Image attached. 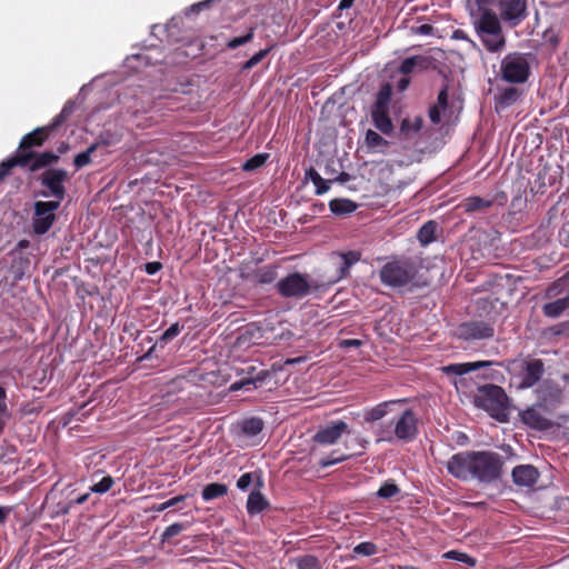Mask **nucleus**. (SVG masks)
<instances>
[{
  "label": "nucleus",
  "instance_id": "nucleus-61",
  "mask_svg": "<svg viewBox=\"0 0 569 569\" xmlns=\"http://www.w3.org/2000/svg\"><path fill=\"white\" fill-rule=\"evenodd\" d=\"M360 259V253L356 251H349L343 254V260L347 266L357 262Z\"/></svg>",
  "mask_w": 569,
  "mask_h": 569
},
{
  "label": "nucleus",
  "instance_id": "nucleus-1",
  "mask_svg": "<svg viewBox=\"0 0 569 569\" xmlns=\"http://www.w3.org/2000/svg\"><path fill=\"white\" fill-rule=\"evenodd\" d=\"M503 457L491 450L462 451L447 461L448 472L462 481L477 480L481 483L498 481L503 472Z\"/></svg>",
  "mask_w": 569,
  "mask_h": 569
},
{
  "label": "nucleus",
  "instance_id": "nucleus-22",
  "mask_svg": "<svg viewBox=\"0 0 569 569\" xmlns=\"http://www.w3.org/2000/svg\"><path fill=\"white\" fill-rule=\"evenodd\" d=\"M489 362H463V363H451L442 367V372L447 376H463L481 367L488 366Z\"/></svg>",
  "mask_w": 569,
  "mask_h": 569
},
{
  "label": "nucleus",
  "instance_id": "nucleus-39",
  "mask_svg": "<svg viewBox=\"0 0 569 569\" xmlns=\"http://www.w3.org/2000/svg\"><path fill=\"white\" fill-rule=\"evenodd\" d=\"M351 453H342L339 450H332L331 453L319 461L321 468H328L339 462H343L351 458Z\"/></svg>",
  "mask_w": 569,
  "mask_h": 569
},
{
  "label": "nucleus",
  "instance_id": "nucleus-27",
  "mask_svg": "<svg viewBox=\"0 0 569 569\" xmlns=\"http://www.w3.org/2000/svg\"><path fill=\"white\" fill-rule=\"evenodd\" d=\"M392 97V88L389 83L383 84L377 93L372 111H389Z\"/></svg>",
  "mask_w": 569,
  "mask_h": 569
},
{
  "label": "nucleus",
  "instance_id": "nucleus-29",
  "mask_svg": "<svg viewBox=\"0 0 569 569\" xmlns=\"http://www.w3.org/2000/svg\"><path fill=\"white\" fill-rule=\"evenodd\" d=\"M371 118L375 127L385 134L392 132L393 126L389 116V111H372Z\"/></svg>",
  "mask_w": 569,
  "mask_h": 569
},
{
  "label": "nucleus",
  "instance_id": "nucleus-6",
  "mask_svg": "<svg viewBox=\"0 0 569 569\" xmlns=\"http://www.w3.org/2000/svg\"><path fill=\"white\" fill-rule=\"evenodd\" d=\"M43 169L44 171L36 178L43 188L37 194L43 198H53L52 201H59L61 204L67 194L64 183L69 180V174L62 168L47 167Z\"/></svg>",
  "mask_w": 569,
  "mask_h": 569
},
{
  "label": "nucleus",
  "instance_id": "nucleus-23",
  "mask_svg": "<svg viewBox=\"0 0 569 569\" xmlns=\"http://www.w3.org/2000/svg\"><path fill=\"white\" fill-rule=\"evenodd\" d=\"M397 402L398 401H396V400L383 401V402L376 405L375 407H372L370 409H367L363 415L365 421L371 423V422H376V421L382 419L385 416L388 415V412L390 411V408L392 406H395Z\"/></svg>",
  "mask_w": 569,
  "mask_h": 569
},
{
  "label": "nucleus",
  "instance_id": "nucleus-46",
  "mask_svg": "<svg viewBox=\"0 0 569 569\" xmlns=\"http://www.w3.org/2000/svg\"><path fill=\"white\" fill-rule=\"evenodd\" d=\"M253 37H254V28L250 27L246 34L230 39L227 42V48L233 50L240 46H243V44L252 41Z\"/></svg>",
  "mask_w": 569,
  "mask_h": 569
},
{
  "label": "nucleus",
  "instance_id": "nucleus-31",
  "mask_svg": "<svg viewBox=\"0 0 569 569\" xmlns=\"http://www.w3.org/2000/svg\"><path fill=\"white\" fill-rule=\"evenodd\" d=\"M12 413L8 406V397L6 388L0 383V436L3 433L7 422L11 419Z\"/></svg>",
  "mask_w": 569,
  "mask_h": 569
},
{
  "label": "nucleus",
  "instance_id": "nucleus-56",
  "mask_svg": "<svg viewBox=\"0 0 569 569\" xmlns=\"http://www.w3.org/2000/svg\"><path fill=\"white\" fill-rule=\"evenodd\" d=\"M435 106H438L441 110L447 109V107H448V87L447 86H445L438 93L437 103Z\"/></svg>",
  "mask_w": 569,
  "mask_h": 569
},
{
  "label": "nucleus",
  "instance_id": "nucleus-10",
  "mask_svg": "<svg viewBox=\"0 0 569 569\" xmlns=\"http://www.w3.org/2000/svg\"><path fill=\"white\" fill-rule=\"evenodd\" d=\"M499 20L510 27L519 26L529 16L527 0H498Z\"/></svg>",
  "mask_w": 569,
  "mask_h": 569
},
{
  "label": "nucleus",
  "instance_id": "nucleus-20",
  "mask_svg": "<svg viewBox=\"0 0 569 569\" xmlns=\"http://www.w3.org/2000/svg\"><path fill=\"white\" fill-rule=\"evenodd\" d=\"M270 507V502L262 495L261 489L252 490L247 499L246 509L249 516L261 513Z\"/></svg>",
  "mask_w": 569,
  "mask_h": 569
},
{
  "label": "nucleus",
  "instance_id": "nucleus-5",
  "mask_svg": "<svg viewBox=\"0 0 569 569\" xmlns=\"http://www.w3.org/2000/svg\"><path fill=\"white\" fill-rule=\"evenodd\" d=\"M418 273L416 262L407 257H396L379 271L380 281L392 288H402L413 281Z\"/></svg>",
  "mask_w": 569,
  "mask_h": 569
},
{
  "label": "nucleus",
  "instance_id": "nucleus-64",
  "mask_svg": "<svg viewBox=\"0 0 569 569\" xmlns=\"http://www.w3.org/2000/svg\"><path fill=\"white\" fill-rule=\"evenodd\" d=\"M561 380L563 382V388L569 392V373H563L561 376Z\"/></svg>",
  "mask_w": 569,
  "mask_h": 569
},
{
  "label": "nucleus",
  "instance_id": "nucleus-58",
  "mask_svg": "<svg viewBox=\"0 0 569 569\" xmlns=\"http://www.w3.org/2000/svg\"><path fill=\"white\" fill-rule=\"evenodd\" d=\"M363 345L362 340L360 339H343L339 342V347L341 349H348V348H359Z\"/></svg>",
  "mask_w": 569,
  "mask_h": 569
},
{
  "label": "nucleus",
  "instance_id": "nucleus-36",
  "mask_svg": "<svg viewBox=\"0 0 569 569\" xmlns=\"http://www.w3.org/2000/svg\"><path fill=\"white\" fill-rule=\"evenodd\" d=\"M11 268H12L11 272L13 273L14 279L16 280H21L22 277L27 272H29V269H30V258L29 257H22V256H19L17 258H14L13 261H12Z\"/></svg>",
  "mask_w": 569,
  "mask_h": 569
},
{
  "label": "nucleus",
  "instance_id": "nucleus-41",
  "mask_svg": "<svg viewBox=\"0 0 569 569\" xmlns=\"http://www.w3.org/2000/svg\"><path fill=\"white\" fill-rule=\"evenodd\" d=\"M297 569H321V563L316 556L305 555L295 559Z\"/></svg>",
  "mask_w": 569,
  "mask_h": 569
},
{
  "label": "nucleus",
  "instance_id": "nucleus-15",
  "mask_svg": "<svg viewBox=\"0 0 569 569\" xmlns=\"http://www.w3.org/2000/svg\"><path fill=\"white\" fill-rule=\"evenodd\" d=\"M539 476L538 469L532 465L516 466L511 472L513 483L526 488H532L537 483Z\"/></svg>",
  "mask_w": 569,
  "mask_h": 569
},
{
  "label": "nucleus",
  "instance_id": "nucleus-26",
  "mask_svg": "<svg viewBox=\"0 0 569 569\" xmlns=\"http://www.w3.org/2000/svg\"><path fill=\"white\" fill-rule=\"evenodd\" d=\"M254 482V489H261L264 486L263 478L260 471L246 472L237 480V488L241 491H247Z\"/></svg>",
  "mask_w": 569,
  "mask_h": 569
},
{
  "label": "nucleus",
  "instance_id": "nucleus-54",
  "mask_svg": "<svg viewBox=\"0 0 569 569\" xmlns=\"http://www.w3.org/2000/svg\"><path fill=\"white\" fill-rule=\"evenodd\" d=\"M446 557L449 558V559H453V560H457V561L465 562V563L470 565V566H473L476 563V560L473 558H471L469 555L465 553V552H459V551L451 550V551L446 553Z\"/></svg>",
  "mask_w": 569,
  "mask_h": 569
},
{
  "label": "nucleus",
  "instance_id": "nucleus-45",
  "mask_svg": "<svg viewBox=\"0 0 569 569\" xmlns=\"http://www.w3.org/2000/svg\"><path fill=\"white\" fill-rule=\"evenodd\" d=\"M272 47H268L266 49H261L258 52H256L249 60H247L242 66L241 70L247 71L252 69L254 66L260 63L271 51Z\"/></svg>",
  "mask_w": 569,
  "mask_h": 569
},
{
  "label": "nucleus",
  "instance_id": "nucleus-48",
  "mask_svg": "<svg viewBox=\"0 0 569 569\" xmlns=\"http://www.w3.org/2000/svg\"><path fill=\"white\" fill-rule=\"evenodd\" d=\"M114 480L111 476L103 477L99 482L90 487V491L94 493H106L113 486Z\"/></svg>",
  "mask_w": 569,
  "mask_h": 569
},
{
  "label": "nucleus",
  "instance_id": "nucleus-8",
  "mask_svg": "<svg viewBox=\"0 0 569 569\" xmlns=\"http://www.w3.org/2000/svg\"><path fill=\"white\" fill-rule=\"evenodd\" d=\"M278 293L283 298H303L311 290H317L318 284L309 280V276L300 272H292L280 279L276 284Z\"/></svg>",
  "mask_w": 569,
  "mask_h": 569
},
{
  "label": "nucleus",
  "instance_id": "nucleus-34",
  "mask_svg": "<svg viewBox=\"0 0 569 569\" xmlns=\"http://www.w3.org/2000/svg\"><path fill=\"white\" fill-rule=\"evenodd\" d=\"M423 120L421 117H415L413 119L406 118L401 121L400 132L406 138H410L412 134L418 133L422 128Z\"/></svg>",
  "mask_w": 569,
  "mask_h": 569
},
{
  "label": "nucleus",
  "instance_id": "nucleus-25",
  "mask_svg": "<svg viewBox=\"0 0 569 569\" xmlns=\"http://www.w3.org/2000/svg\"><path fill=\"white\" fill-rule=\"evenodd\" d=\"M520 96V92L515 87H508L501 90L496 97H495V103L496 108H508L511 104H513Z\"/></svg>",
  "mask_w": 569,
  "mask_h": 569
},
{
  "label": "nucleus",
  "instance_id": "nucleus-50",
  "mask_svg": "<svg viewBox=\"0 0 569 569\" xmlns=\"http://www.w3.org/2000/svg\"><path fill=\"white\" fill-rule=\"evenodd\" d=\"M377 435L379 440L392 442L396 439V433H393V421L389 425H380Z\"/></svg>",
  "mask_w": 569,
  "mask_h": 569
},
{
  "label": "nucleus",
  "instance_id": "nucleus-43",
  "mask_svg": "<svg viewBox=\"0 0 569 569\" xmlns=\"http://www.w3.org/2000/svg\"><path fill=\"white\" fill-rule=\"evenodd\" d=\"M400 492V488L392 481H386L377 491V496L382 499H390Z\"/></svg>",
  "mask_w": 569,
  "mask_h": 569
},
{
  "label": "nucleus",
  "instance_id": "nucleus-42",
  "mask_svg": "<svg viewBox=\"0 0 569 569\" xmlns=\"http://www.w3.org/2000/svg\"><path fill=\"white\" fill-rule=\"evenodd\" d=\"M269 159V153H257L242 164L243 171H253L262 167Z\"/></svg>",
  "mask_w": 569,
  "mask_h": 569
},
{
  "label": "nucleus",
  "instance_id": "nucleus-9",
  "mask_svg": "<svg viewBox=\"0 0 569 569\" xmlns=\"http://www.w3.org/2000/svg\"><path fill=\"white\" fill-rule=\"evenodd\" d=\"M59 201H36L33 204L32 230L36 234L47 233L56 221Z\"/></svg>",
  "mask_w": 569,
  "mask_h": 569
},
{
  "label": "nucleus",
  "instance_id": "nucleus-14",
  "mask_svg": "<svg viewBox=\"0 0 569 569\" xmlns=\"http://www.w3.org/2000/svg\"><path fill=\"white\" fill-rule=\"evenodd\" d=\"M347 431H348V425L342 420H337V421H333L330 425L326 426L325 428H321L320 430H318L315 433V436L312 437V440L319 445H325V446L333 445Z\"/></svg>",
  "mask_w": 569,
  "mask_h": 569
},
{
  "label": "nucleus",
  "instance_id": "nucleus-53",
  "mask_svg": "<svg viewBox=\"0 0 569 569\" xmlns=\"http://www.w3.org/2000/svg\"><path fill=\"white\" fill-rule=\"evenodd\" d=\"M562 280H556L551 284L548 286V288L545 291V298L552 299L559 296L562 292Z\"/></svg>",
  "mask_w": 569,
  "mask_h": 569
},
{
  "label": "nucleus",
  "instance_id": "nucleus-11",
  "mask_svg": "<svg viewBox=\"0 0 569 569\" xmlns=\"http://www.w3.org/2000/svg\"><path fill=\"white\" fill-rule=\"evenodd\" d=\"M396 439L405 442L412 441L418 435V419L412 409H406L393 420Z\"/></svg>",
  "mask_w": 569,
  "mask_h": 569
},
{
  "label": "nucleus",
  "instance_id": "nucleus-32",
  "mask_svg": "<svg viewBox=\"0 0 569 569\" xmlns=\"http://www.w3.org/2000/svg\"><path fill=\"white\" fill-rule=\"evenodd\" d=\"M428 63H429V60L425 56L409 57V58H406L405 60H402V62L399 67V71L402 74H409L415 70L416 67L427 68Z\"/></svg>",
  "mask_w": 569,
  "mask_h": 569
},
{
  "label": "nucleus",
  "instance_id": "nucleus-28",
  "mask_svg": "<svg viewBox=\"0 0 569 569\" xmlns=\"http://www.w3.org/2000/svg\"><path fill=\"white\" fill-rule=\"evenodd\" d=\"M228 493V487L224 483L211 482L203 487L201 497L204 501H211Z\"/></svg>",
  "mask_w": 569,
  "mask_h": 569
},
{
  "label": "nucleus",
  "instance_id": "nucleus-30",
  "mask_svg": "<svg viewBox=\"0 0 569 569\" xmlns=\"http://www.w3.org/2000/svg\"><path fill=\"white\" fill-rule=\"evenodd\" d=\"M329 208L333 214L343 216L356 211L357 204L349 199L337 198L329 202Z\"/></svg>",
  "mask_w": 569,
  "mask_h": 569
},
{
  "label": "nucleus",
  "instance_id": "nucleus-57",
  "mask_svg": "<svg viewBox=\"0 0 569 569\" xmlns=\"http://www.w3.org/2000/svg\"><path fill=\"white\" fill-rule=\"evenodd\" d=\"M558 237H559V241L563 246H566V247L569 246V221H566L562 223V226L559 230Z\"/></svg>",
  "mask_w": 569,
  "mask_h": 569
},
{
  "label": "nucleus",
  "instance_id": "nucleus-47",
  "mask_svg": "<svg viewBox=\"0 0 569 569\" xmlns=\"http://www.w3.org/2000/svg\"><path fill=\"white\" fill-rule=\"evenodd\" d=\"M188 528V525L176 522L166 528L161 535V542H166L174 536H178Z\"/></svg>",
  "mask_w": 569,
  "mask_h": 569
},
{
  "label": "nucleus",
  "instance_id": "nucleus-37",
  "mask_svg": "<svg viewBox=\"0 0 569 569\" xmlns=\"http://www.w3.org/2000/svg\"><path fill=\"white\" fill-rule=\"evenodd\" d=\"M263 429V421L260 418L251 417L242 422L241 430L247 436H257Z\"/></svg>",
  "mask_w": 569,
  "mask_h": 569
},
{
  "label": "nucleus",
  "instance_id": "nucleus-38",
  "mask_svg": "<svg viewBox=\"0 0 569 569\" xmlns=\"http://www.w3.org/2000/svg\"><path fill=\"white\" fill-rule=\"evenodd\" d=\"M542 391L545 392V399L553 402H560L562 399V390L561 388L555 383L553 381H546L542 386Z\"/></svg>",
  "mask_w": 569,
  "mask_h": 569
},
{
  "label": "nucleus",
  "instance_id": "nucleus-33",
  "mask_svg": "<svg viewBox=\"0 0 569 569\" xmlns=\"http://www.w3.org/2000/svg\"><path fill=\"white\" fill-rule=\"evenodd\" d=\"M277 276L276 266H264L254 272L253 279L259 284H270L277 279Z\"/></svg>",
  "mask_w": 569,
  "mask_h": 569
},
{
  "label": "nucleus",
  "instance_id": "nucleus-35",
  "mask_svg": "<svg viewBox=\"0 0 569 569\" xmlns=\"http://www.w3.org/2000/svg\"><path fill=\"white\" fill-rule=\"evenodd\" d=\"M306 178L310 179L316 187V194L320 196L329 190V180H325L315 168L306 171Z\"/></svg>",
  "mask_w": 569,
  "mask_h": 569
},
{
  "label": "nucleus",
  "instance_id": "nucleus-44",
  "mask_svg": "<svg viewBox=\"0 0 569 569\" xmlns=\"http://www.w3.org/2000/svg\"><path fill=\"white\" fill-rule=\"evenodd\" d=\"M97 144H91L86 151L78 153L73 159L76 168L80 169L91 162V154L96 151Z\"/></svg>",
  "mask_w": 569,
  "mask_h": 569
},
{
  "label": "nucleus",
  "instance_id": "nucleus-2",
  "mask_svg": "<svg viewBox=\"0 0 569 569\" xmlns=\"http://www.w3.org/2000/svg\"><path fill=\"white\" fill-rule=\"evenodd\" d=\"M59 123L60 120L59 117H57L53 123L44 127H38L21 138L18 150L14 153L31 156L30 163L28 164V170L30 172L34 173L43 168L51 167L60 160L59 154L52 151H33V148H40L44 144L51 132Z\"/></svg>",
  "mask_w": 569,
  "mask_h": 569
},
{
  "label": "nucleus",
  "instance_id": "nucleus-55",
  "mask_svg": "<svg viewBox=\"0 0 569 569\" xmlns=\"http://www.w3.org/2000/svg\"><path fill=\"white\" fill-rule=\"evenodd\" d=\"M181 326L176 322L173 325H171L161 336V341H170L172 340L174 337H177L180 331H181Z\"/></svg>",
  "mask_w": 569,
  "mask_h": 569
},
{
  "label": "nucleus",
  "instance_id": "nucleus-62",
  "mask_svg": "<svg viewBox=\"0 0 569 569\" xmlns=\"http://www.w3.org/2000/svg\"><path fill=\"white\" fill-rule=\"evenodd\" d=\"M417 32L419 34L429 36V34H432L433 27L431 24L423 23V24L418 27Z\"/></svg>",
  "mask_w": 569,
  "mask_h": 569
},
{
  "label": "nucleus",
  "instance_id": "nucleus-19",
  "mask_svg": "<svg viewBox=\"0 0 569 569\" xmlns=\"http://www.w3.org/2000/svg\"><path fill=\"white\" fill-rule=\"evenodd\" d=\"M30 154H12L8 159L0 162V182L3 181L16 167L27 168L30 163Z\"/></svg>",
  "mask_w": 569,
  "mask_h": 569
},
{
  "label": "nucleus",
  "instance_id": "nucleus-18",
  "mask_svg": "<svg viewBox=\"0 0 569 569\" xmlns=\"http://www.w3.org/2000/svg\"><path fill=\"white\" fill-rule=\"evenodd\" d=\"M542 315L550 319H557L569 311V293L565 297L546 302L541 307Z\"/></svg>",
  "mask_w": 569,
  "mask_h": 569
},
{
  "label": "nucleus",
  "instance_id": "nucleus-16",
  "mask_svg": "<svg viewBox=\"0 0 569 569\" xmlns=\"http://www.w3.org/2000/svg\"><path fill=\"white\" fill-rule=\"evenodd\" d=\"M521 421L531 429L546 431L552 428L553 423L536 408H528L520 415Z\"/></svg>",
  "mask_w": 569,
  "mask_h": 569
},
{
  "label": "nucleus",
  "instance_id": "nucleus-24",
  "mask_svg": "<svg viewBox=\"0 0 569 569\" xmlns=\"http://www.w3.org/2000/svg\"><path fill=\"white\" fill-rule=\"evenodd\" d=\"M439 224L435 220L425 222L417 232V239L422 246H427L437 239Z\"/></svg>",
  "mask_w": 569,
  "mask_h": 569
},
{
  "label": "nucleus",
  "instance_id": "nucleus-60",
  "mask_svg": "<svg viewBox=\"0 0 569 569\" xmlns=\"http://www.w3.org/2000/svg\"><path fill=\"white\" fill-rule=\"evenodd\" d=\"M162 268V263L159 261L148 262L144 266V270L148 274H156Z\"/></svg>",
  "mask_w": 569,
  "mask_h": 569
},
{
  "label": "nucleus",
  "instance_id": "nucleus-52",
  "mask_svg": "<svg viewBox=\"0 0 569 569\" xmlns=\"http://www.w3.org/2000/svg\"><path fill=\"white\" fill-rule=\"evenodd\" d=\"M552 336H565L569 337V320L561 321L557 325H553L547 330Z\"/></svg>",
  "mask_w": 569,
  "mask_h": 569
},
{
  "label": "nucleus",
  "instance_id": "nucleus-49",
  "mask_svg": "<svg viewBox=\"0 0 569 569\" xmlns=\"http://www.w3.org/2000/svg\"><path fill=\"white\" fill-rule=\"evenodd\" d=\"M377 551H378V547L373 542H370V541L360 542L353 548L355 553L361 555V556H367V557L376 555Z\"/></svg>",
  "mask_w": 569,
  "mask_h": 569
},
{
  "label": "nucleus",
  "instance_id": "nucleus-59",
  "mask_svg": "<svg viewBox=\"0 0 569 569\" xmlns=\"http://www.w3.org/2000/svg\"><path fill=\"white\" fill-rule=\"evenodd\" d=\"M441 110L438 106H432L429 109V118L430 121L435 124H438L441 121Z\"/></svg>",
  "mask_w": 569,
  "mask_h": 569
},
{
  "label": "nucleus",
  "instance_id": "nucleus-51",
  "mask_svg": "<svg viewBox=\"0 0 569 569\" xmlns=\"http://www.w3.org/2000/svg\"><path fill=\"white\" fill-rule=\"evenodd\" d=\"M186 500V496L184 495H179V496H176L162 503H159V505H154L151 510L153 511H157V512H160V511H163L168 508H171L173 506H177L178 503L182 502Z\"/></svg>",
  "mask_w": 569,
  "mask_h": 569
},
{
  "label": "nucleus",
  "instance_id": "nucleus-3",
  "mask_svg": "<svg viewBox=\"0 0 569 569\" xmlns=\"http://www.w3.org/2000/svg\"><path fill=\"white\" fill-rule=\"evenodd\" d=\"M480 14L475 21V30L483 47L489 52H499L506 46V37L497 13L491 9L485 8L490 4V0H476Z\"/></svg>",
  "mask_w": 569,
  "mask_h": 569
},
{
  "label": "nucleus",
  "instance_id": "nucleus-17",
  "mask_svg": "<svg viewBox=\"0 0 569 569\" xmlns=\"http://www.w3.org/2000/svg\"><path fill=\"white\" fill-rule=\"evenodd\" d=\"M249 378L242 379L231 385L230 390L237 391L242 388L250 389L249 386L252 385L254 388L258 387L259 383H262L267 378L270 377V372L267 369H261L257 371L256 367L248 368Z\"/></svg>",
  "mask_w": 569,
  "mask_h": 569
},
{
  "label": "nucleus",
  "instance_id": "nucleus-13",
  "mask_svg": "<svg viewBox=\"0 0 569 569\" xmlns=\"http://www.w3.org/2000/svg\"><path fill=\"white\" fill-rule=\"evenodd\" d=\"M545 373V363L541 359H528L523 361L521 368V389H529L537 385Z\"/></svg>",
  "mask_w": 569,
  "mask_h": 569
},
{
  "label": "nucleus",
  "instance_id": "nucleus-63",
  "mask_svg": "<svg viewBox=\"0 0 569 569\" xmlns=\"http://www.w3.org/2000/svg\"><path fill=\"white\" fill-rule=\"evenodd\" d=\"M212 1L213 0H204V1H201V2H199L197 4H193L192 8L194 10L199 11L201 9L209 8Z\"/></svg>",
  "mask_w": 569,
  "mask_h": 569
},
{
  "label": "nucleus",
  "instance_id": "nucleus-4",
  "mask_svg": "<svg viewBox=\"0 0 569 569\" xmlns=\"http://www.w3.org/2000/svg\"><path fill=\"white\" fill-rule=\"evenodd\" d=\"M473 403L499 422H507L509 419V398L500 386H479L473 396Z\"/></svg>",
  "mask_w": 569,
  "mask_h": 569
},
{
  "label": "nucleus",
  "instance_id": "nucleus-7",
  "mask_svg": "<svg viewBox=\"0 0 569 569\" xmlns=\"http://www.w3.org/2000/svg\"><path fill=\"white\" fill-rule=\"evenodd\" d=\"M530 72V63L525 53L511 52L501 60V79L508 83H525L529 79Z\"/></svg>",
  "mask_w": 569,
  "mask_h": 569
},
{
  "label": "nucleus",
  "instance_id": "nucleus-21",
  "mask_svg": "<svg viewBox=\"0 0 569 569\" xmlns=\"http://www.w3.org/2000/svg\"><path fill=\"white\" fill-rule=\"evenodd\" d=\"M493 204L492 199L482 198L479 196H472L465 198L458 206V208L462 209L466 213H473L478 211H483L490 208Z\"/></svg>",
  "mask_w": 569,
  "mask_h": 569
},
{
  "label": "nucleus",
  "instance_id": "nucleus-12",
  "mask_svg": "<svg viewBox=\"0 0 569 569\" xmlns=\"http://www.w3.org/2000/svg\"><path fill=\"white\" fill-rule=\"evenodd\" d=\"M495 336V327L489 321L471 320L459 325L458 337L463 340L490 339Z\"/></svg>",
  "mask_w": 569,
  "mask_h": 569
},
{
  "label": "nucleus",
  "instance_id": "nucleus-40",
  "mask_svg": "<svg viewBox=\"0 0 569 569\" xmlns=\"http://www.w3.org/2000/svg\"><path fill=\"white\" fill-rule=\"evenodd\" d=\"M366 144L369 149L379 150L381 147H388L389 142L379 133L369 129L366 132Z\"/></svg>",
  "mask_w": 569,
  "mask_h": 569
}]
</instances>
